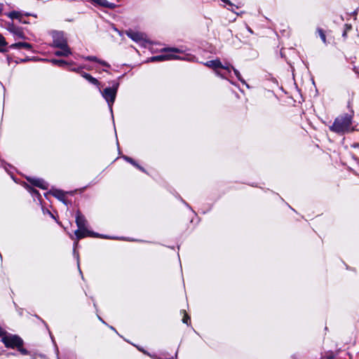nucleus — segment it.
<instances>
[{"instance_id":"nucleus-1","label":"nucleus","mask_w":359,"mask_h":359,"mask_svg":"<svg viewBox=\"0 0 359 359\" xmlns=\"http://www.w3.org/2000/svg\"><path fill=\"white\" fill-rule=\"evenodd\" d=\"M76 223L78 229L75 231L74 234L77 239H81L87 236L111 238L109 236L100 235L99 233L89 231L87 229L88 222L84 215H83L80 211H77L76 213ZM112 238L114 239V238Z\"/></svg>"},{"instance_id":"nucleus-2","label":"nucleus","mask_w":359,"mask_h":359,"mask_svg":"<svg viewBox=\"0 0 359 359\" xmlns=\"http://www.w3.org/2000/svg\"><path fill=\"white\" fill-rule=\"evenodd\" d=\"M352 124V116L349 114H344L335 118L330 130L339 134H344L351 131Z\"/></svg>"},{"instance_id":"nucleus-3","label":"nucleus","mask_w":359,"mask_h":359,"mask_svg":"<svg viewBox=\"0 0 359 359\" xmlns=\"http://www.w3.org/2000/svg\"><path fill=\"white\" fill-rule=\"evenodd\" d=\"M163 53L161 55L151 57L148 59V62H161L170 60H185L184 57H181L177 55V53H182V50L177 48H167L162 49Z\"/></svg>"},{"instance_id":"nucleus-4","label":"nucleus","mask_w":359,"mask_h":359,"mask_svg":"<svg viewBox=\"0 0 359 359\" xmlns=\"http://www.w3.org/2000/svg\"><path fill=\"white\" fill-rule=\"evenodd\" d=\"M119 87V83L113 81L112 86L107 87L103 90H101L100 86L98 88L102 96L107 102L109 109L112 114V106L115 102L117 91Z\"/></svg>"},{"instance_id":"nucleus-5","label":"nucleus","mask_w":359,"mask_h":359,"mask_svg":"<svg viewBox=\"0 0 359 359\" xmlns=\"http://www.w3.org/2000/svg\"><path fill=\"white\" fill-rule=\"evenodd\" d=\"M204 65L212 69L215 71L216 75L222 79H226V74L221 72L219 69H224L225 71H227L229 73H230V66H226V65H222L219 60H210L206 62Z\"/></svg>"},{"instance_id":"nucleus-6","label":"nucleus","mask_w":359,"mask_h":359,"mask_svg":"<svg viewBox=\"0 0 359 359\" xmlns=\"http://www.w3.org/2000/svg\"><path fill=\"white\" fill-rule=\"evenodd\" d=\"M6 348H17L23 345V340L18 335L8 334L1 340Z\"/></svg>"},{"instance_id":"nucleus-7","label":"nucleus","mask_w":359,"mask_h":359,"mask_svg":"<svg viewBox=\"0 0 359 359\" xmlns=\"http://www.w3.org/2000/svg\"><path fill=\"white\" fill-rule=\"evenodd\" d=\"M53 44L52 46L55 48L64 47L68 46L67 41L65 37L62 32H53L52 33Z\"/></svg>"},{"instance_id":"nucleus-8","label":"nucleus","mask_w":359,"mask_h":359,"mask_svg":"<svg viewBox=\"0 0 359 359\" xmlns=\"http://www.w3.org/2000/svg\"><path fill=\"white\" fill-rule=\"evenodd\" d=\"M27 181L32 185L40 189L46 190L48 189V184L41 178L27 177Z\"/></svg>"},{"instance_id":"nucleus-9","label":"nucleus","mask_w":359,"mask_h":359,"mask_svg":"<svg viewBox=\"0 0 359 359\" xmlns=\"http://www.w3.org/2000/svg\"><path fill=\"white\" fill-rule=\"evenodd\" d=\"M95 6H101L107 8H114L116 5L113 3H110L107 0H87Z\"/></svg>"},{"instance_id":"nucleus-10","label":"nucleus","mask_w":359,"mask_h":359,"mask_svg":"<svg viewBox=\"0 0 359 359\" xmlns=\"http://www.w3.org/2000/svg\"><path fill=\"white\" fill-rule=\"evenodd\" d=\"M126 35L137 43H142L144 40V34L140 32L130 30L126 32Z\"/></svg>"},{"instance_id":"nucleus-11","label":"nucleus","mask_w":359,"mask_h":359,"mask_svg":"<svg viewBox=\"0 0 359 359\" xmlns=\"http://www.w3.org/2000/svg\"><path fill=\"white\" fill-rule=\"evenodd\" d=\"M226 66H230V72L231 71V69L233 71V73L235 74V76L237 77V79L243 84H245L248 88H249V86L248 84L245 82V81L243 79V77L241 76V73L239 72L238 70H237L236 69H235L232 65H231L230 64H226ZM226 72L224 73L226 74V79L227 78V76H231V72L229 73L227 71H226Z\"/></svg>"},{"instance_id":"nucleus-12","label":"nucleus","mask_w":359,"mask_h":359,"mask_svg":"<svg viewBox=\"0 0 359 359\" xmlns=\"http://www.w3.org/2000/svg\"><path fill=\"white\" fill-rule=\"evenodd\" d=\"M60 50H56L54 53V55L56 56H62V57H67L70 55H72V51L69 46H64V47H59Z\"/></svg>"},{"instance_id":"nucleus-13","label":"nucleus","mask_w":359,"mask_h":359,"mask_svg":"<svg viewBox=\"0 0 359 359\" xmlns=\"http://www.w3.org/2000/svg\"><path fill=\"white\" fill-rule=\"evenodd\" d=\"M10 48L12 49L24 48L27 50H32V46L30 43H27V42H18V43H15L11 45Z\"/></svg>"},{"instance_id":"nucleus-14","label":"nucleus","mask_w":359,"mask_h":359,"mask_svg":"<svg viewBox=\"0 0 359 359\" xmlns=\"http://www.w3.org/2000/svg\"><path fill=\"white\" fill-rule=\"evenodd\" d=\"M8 29L10 32L13 33L14 34V36H16L17 38H19V39H25V38L22 30L19 27H15L13 25V26L9 25Z\"/></svg>"},{"instance_id":"nucleus-15","label":"nucleus","mask_w":359,"mask_h":359,"mask_svg":"<svg viewBox=\"0 0 359 359\" xmlns=\"http://www.w3.org/2000/svg\"><path fill=\"white\" fill-rule=\"evenodd\" d=\"M25 187L34 198H36L39 201H41V196L37 190L34 189L33 187H32L30 185L27 184H25Z\"/></svg>"},{"instance_id":"nucleus-16","label":"nucleus","mask_w":359,"mask_h":359,"mask_svg":"<svg viewBox=\"0 0 359 359\" xmlns=\"http://www.w3.org/2000/svg\"><path fill=\"white\" fill-rule=\"evenodd\" d=\"M53 195L58 198L60 201H61L65 205H67V201H66L65 198V193L61 190H55L53 192Z\"/></svg>"},{"instance_id":"nucleus-17","label":"nucleus","mask_w":359,"mask_h":359,"mask_svg":"<svg viewBox=\"0 0 359 359\" xmlns=\"http://www.w3.org/2000/svg\"><path fill=\"white\" fill-rule=\"evenodd\" d=\"M123 158L130 163V164H132L133 165H134L135 167H136L137 168H138L140 170L142 171V172H145V170L144 169L143 167H142L141 165H140L138 163H136V161L133 159L132 158L128 156H123Z\"/></svg>"},{"instance_id":"nucleus-18","label":"nucleus","mask_w":359,"mask_h":359,"mask_svg":"<svg viewBox=\"0 0 359 359\" xmlns=\"http://www.w3.org/2000/svg\"><path fill=\"white\" fill-rule=\"evenodd\" d=\"M50 61L52 64L57 65L59 67H65L68 64L66 61L63 60L51 59Z\"/></svg>"},{"instance_id":"nucleus-19","label":"nucleus","mask_w":359,"mask_h":359,"mask_svg":"<svg viewBox=\"0 0 359 359\" xmlns=\"http://www.w3.org/2000/svg\"><path fill=\"white\" fill-rule=\"evenodd\" d=\"M316 32L319 34V36L321 39L322 41L325 44H327L326 36H325L324 30L323 29L318 27V28H317Z\"/></svg>"},{"instance_id":"nucleus-20","label":"nucleus","mask_w":359,"mask_h":359,"mask_svg":"<svg viewBox=\"0 0 359 359\" xmlns=\"http://www.w3.org/2000/svg\"><path fill=\"white\" fill-rule=\"evenodd\" d=\"M89 83H90L91 84L97 86V88H99L100 86V81L94 78L93 76H92L90 74V76H88V79H86Z\"/></svg>"},{"instance_id":"nucleus-21","label":"nucleus","mask_w":359,"mask_h":359,"mask_svg":"<svg viewBox=\"0 0 359 359\" xmlns=\"http://www.w3.org/2000/svg\"><path fill=\"white\" fill-rule=\"evenodd\" d=\"M8 16L12 19H18L20 18V14L18 11H12L8 14Z\"/></svg>"},{"instance_id":"nucleus-22","label":"nucleus","mask_w":359,"mask_h":359,"mask_svg":"<svg viewBox=\"0 0 359 359\" xmlns=\"http://www.w3.org/2000/svg\"><path fill=\"white\" fill-rule=\"evenodd\" d=\"M83 59L88 61H93L96 62H98L99 61V59L95 56H86L84 57Z\"/></svg>"},{"instance_id":"nucleus-23","label":"nucleus","mask_w":359,"mask_h":359,"mask_svg":"<svg viewBox=\"0 0 359 359\" xmlns=\"http://www.w3.org/2000/svg\"><path fill=\"white\" fill-rule=\"evenodd\" d=\"M17 348H18V351H19L22 355H27V354H28V351H27V349L24 348L22 347V346H18Z\"/></svg>"},{"instance_id":"nucleus-24","label":"nucleus","mask_w":359,"mask_h":359,"mask_svg":"<svg viewBox=\"0 0 359 359\" xmlns=\"http://www.w3.org/2000/svg\"><path fill=\"white\" fill-rule=\"evenodd\" d=\"M6 45V39L5 38L0 34V46H5ZM3 50L0 48V51H2Z\"/></svg>"},{"instance_id":"nucleus-25","label":"nucleus","mask_w":359,"mask_h":359,"mask_svg":"<svg viewBox=\"0 0 359 359\" xmlns=\"http://www.w3.org/2000/svg\"><path fill=\"white\" fill-rule=\"evenodd\" d=\"M190 321V317L189 316V315L187 313H185L183 318H182V322L185 324H187L189 323V322Z\"/></svg>"},{"instance_id":"nucleus-26","label":"nucleus","mask_w":359,"mask_h":359,"mask_svg":"<svg viewBox=\"0 0 359 359\" xmlns=\"http://www.w3.org/2000/svg\"><path fill=\"white\" fill-rule=\"evenodd\" d=\"M98 63H100V65H102V66H104L107 68H109L111 67L109 63H107V62H105L104 60H99Z\"/></svg>"},{"instance_id":"nucleus-27","label":"nucleus","mask_w":359,"mask_h":359,"mask_svg":"<svg viewBox=\"0 0 359 359\" xmlns=\"http://www.w3.org/2000/svg\"><path fill=\"white\" fill-rule=\"evenodd\" d=\"M98 63H100V65H102V66H104L107 68H109L111 67L109 63H107V62H105L104 60H99Z\"/></svg>"},{"instance_id":"nucleus-28","label":"nucleus","mask_w":359,"mask_h":359,"mask_svg":"<svg viewBox=\"0 0 359 359\" xmlns=\"http://www.w3.org/2000/svg\"><path fill=\"white\" fill-rule=\"evenodd\" d=\"M98 63H100V65H102V66H104L107 68H109L111 67L109 63H107V62H105L104 60H99Z\"/></svg>"},{"instance_id":"nucleus-29","label":"nucleus","mask_w":359,"mask_h":359,"mask_svg":"<svg viewBox=\"0 0 359 359\" xmlns=\"http://www.w3.org/2000/svg\"><path fill=\"white\" fill-rule=\"evenodd\" d=\"M8 333L6 332V331L2 328L1 327H0V337H1V339L6 336V335H8Z\"/></svg>"},{"instance_id":"nucleus-30","label":"nucleus","mask_w":359,"mask_h":359,"mask_svg":"<svg viewBox=\"0 0 359 359\" xmlns=\"http://www.w3.org/2000/svg\"><path fill=\"white\" fill-rule=\"evenodd\" d=\"M83 68V67H79L78 68H72L70 70L72 71V72H77L79 74H81V72H82V69Z\"/></svg>"},{"instance_id":"nucleus-31","label":"nucleus","mask_w":359,"mask_h":359,"mask_svg":"<svg viewBox=\"0 0 359 359\" xmlns=\"http://www.w3.org/2000/svg\"><path fill=\"white\" fill-rule=\"evenodd\" d=\"M238 7L237 6L234 5V6H233V7L229 6V7L228 8V10H229V11H232V12H233L234 13H236V9H238Z\"/></svg>"},{"instance_id":"nucleus-32","label":"nucleus","mask_w":359,"mask_h":359,"mask_svg":"<svg viewBox=\"0 0 359 359\" xmlns=\"http://www.w3.org/2000/svg\"><path fill=\"white\" fill-rule=\"evenodd\" d=\"M81 74V76L83 78H84L85 79H88V76H90V74H88V73H86V72H83V71H82V72H81V74Z\"/></svg>"},{"instance_id":"nucleus-33","label":"nucleus","mask_w":359,"mask_h":359,"mask_svg":"<svg viewBox=\"0 0 359 359\" xmlns=\"http://www.w3.org/2000/svg\"><path fill=\"white\" fill-rule=\"evenodd\" d=\"M222 2L226 4L229 6H234V4H232L229 0H221Z\"/></svg>"},{"instance_id":"nucleus-34","label":"nucleus","mask_w":359,"mask_h":359,"mask_svg":"<svg viewBox=\"0 0 359 359\" xmlns=\"http://www.w3.org/2000/svg\"><path fill=\"white\" fill-rule=\"evenodd\" d=\"M222 2L226 4L229 6H234V4H232L229 0H221Z\"/></svg>"},{"instance_id":"nucleus-35","label":"nucleus","mask_w":359,"mask_h":359,"mask_svg":"<svg viewBox=\"0 0 359 359\" xmlns=\"http://www.w3.org/2000/svg\"><path fill=\"white\" fill-rule=\"evenodd\" d=\"M246 28H247V30H248L250 34H253V31L252 30V29H251L250 27L247 26V27H246Z\"/></svg>"},{"instance_id":"nucleus-36","label":"nucleus","mask_w":359,"mask_h":359,"mask_svg":"<svg viewBox=\"0 0 359 359\" xmlns=\"http://www.w3.org/2000/svg\"><path fill=\"white\" fill-rule=\"evenodd\" d=\"M97 317H98V319H99L102 323H104V321L102 319V318H101V317H100L99 316H97Z\"/></svg>"},{"instance_id":"nucleus-37","label":"nucleus","mask_w":359,"mask_h":359,"mask_svg":"<svg viewBox=\"0 0 359 359\" xmlns=\"http://www.w3.org/2000/svg\"><path fill=\"white\" fill-rule=\"evenodd\" d=\"M3 10V4H0V13H1Z\"/></svg>"},{"instance_id":"nucleus-38","label":"nucleus","mask_w":359,"mask_h":359,"mask_svg":"<svg viewBox=\"0 0 359 359\" xmlns=\"http://www.w3.org/2000/svg\"><path fill=\"white\" fill-rule=\"evenodd\" d=\"M56 354H57V356H59V351H58L57 347H56Z\"/></svg>"},{"instance_id":"nucleus-39","label":"nucleus","mask_w":359,"mask_h":359,"mask_svg":"<svg viewBox=\"0 0 359 359\" xmlns=\"http://www.w3.org/2000/svg\"><path fill=\"white\" fill-rule=\"evenodd\" d=\"M47 212H48L49 215H50L52 217H53V215L51 214V212L49 210H47Z\"/></svg>"},{"instance_id":"nucleus-40","label":"nucleus","mask_w":359,"mask_h":359,"mask_svg":"<svg viewBox=\"0 0 359 359\" xmlns=\"http://www.w3.org/2000/svg\"><path fill=\"white\" fill-rule=\"evenodd\" d=\"M110 328L111 330H115V329L112 326H111Z\"/></svg>"},{"instance_id":"nucleus-41","label":"nucleus","mask_w":359,"mask_h":359,"mask_svg":"<svg viewBox=\"0 0 359 359\" xmlns=\"http://www.w3.org/2000/svg\"><path fill=\"white\" fill-rule=\"evenodd\" d=\"M184 203L186 204V205H187V207H189V204H187V203H185L184 201Z\"/></svg>"},{"instance_id":"nucleus-42","label":"nucleus","mask_w":359,"mask_h":359,"mask_svg":"<svg viewBox=\"0 0 359 359\" xmlns=\"http://www.w3.org/2000/svg\"><path fill=\"white\" fill-rule=\"evenodd\" d=\"M333 358V356H332V355H330V356L329 357V359H331V358Z\"/></svg>"}]
</instances>
